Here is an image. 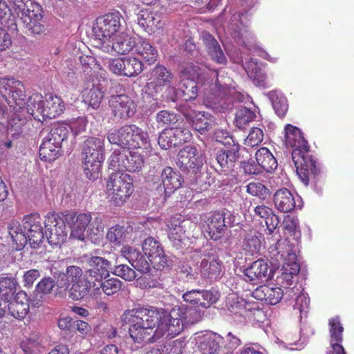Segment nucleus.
Instances as JSON below:
<instances>
[{"instance_id":"obj_61","label":"nucleus","mask_w":354,"mask_h":354,"mask_svg":"<svg viewBox=\"0 0 354 354\" xmlns=\"http://www.w3.org/2000/svg\"><path fill=\"white\" fill-rule=\"evenodd\" d=\"M244 305L245 300L239 297H232L228 299L227 306L233 314L244 315Z\"/></svg>"},{"instance_id":"obj_52","label":"nucleus","mask_w":354,"mask_h":354,"mask_svg":"<svg viewBox=\"0 0 354 354\" xmlns=\"http://www.w3.org/2000/svg\"><path fill=\"white\" fill-rule=\"evenodd\" d=\"M17 281L12 277L0 278V293L4 297V301L9 299L16 292Z\"/></svg>"},{"instance_id":"obj_9","label":"nucleus","mask_w":354,"mask_h":354,"mask_svg":"<svg viewBox=\"0 0 354 354\" xmlns=\"http://www.w3.org/2000/svg\"><path fill=\"white\" fill-rule=\"evenodd\" d=\"M123 17L119 11L109 12L98 17L93 26V35L95 37L97 45L99 42H108L119 32Z\"/></svg>"},{"instance_id":"obj_5","label":"nucleus","mask_w":354,"mask_h":354,"mask_svg":"<svg viewBox=\"0 0 354 354\" xmlns=\"http://www.w3.org/2000/svg\"><path fill=\"white\" fill-rule=\"evenodd\" d=\"M59 288L66 290L69 289V297L73 300H80L85 297L91 288L95 290L98 286L79 266H68L66 273L60 274L57 281Z\"/></svg>"},{"instance_id":"obj_57","label":"nucleus","mask_w":354,"mask_h":354,"mask_svg":"<svg viewBox=\"0 0 354 354\" xmlns=\"http://www.w3.org/2000/svg\"><path fill=\"white\" fill-rule=\"evenodd\" d=\"M127 132H125V125L122 127L114 130L112 132L108 133L107 138L110 143L116 145L121 147L123 149H126V145H127L126 136Z\"/></svg>"},{"instance_id":"obj_64","label":"nucleus","mask_w":354,"mask_h":354,"mask_svg":"<svg viewBox=\"0 0 354 354\" xmlns=\"http://www.w3.org/2000/svg\"><path fill=\"white\" fill-rule=\"evenodd\" d=\"M21 348L24 354H40L42 347L40 344L35 340L28 339L21 343Z\"/></svg>"},{"instance_id":"obj_36","label":"nucleus","mask_w":354,"mask_h":354,"mask_svg":"<svg viewBox=\"0 0 354 354\" xmlns=\"http://www.w3.org/2000/svg\"><path fill=\"white\" fill-rule=\"evenodd\" d=\"M268 265L266 261L258 259L254 261L244 270L245 276L252 283H257L263 278L267 277Z\"/></svg>"},{"instance_id":"obj_63","label":"nucleus","mask_w":354,"mask_h":354,"mask_svg":"<svg viewBox=\"0 0 354 354\" xmlns=\"http://www.w3.org/2000/svg\"><path fill=\"white\" fill-rule=\"evenodd\" d=\"M178 115L172 111L163 110L159 111L156 115V122L162 125H171L178 122Z\"/></svg>"},{"instance_id":"obj_34","label":"nucleus","mask_w":354,"mask_h":354,"mask_svg":"<svg viewBox=\"0 0 354 354\" xmlns=\"http://www.w3.org/2000/svg\"><path fill=\"white\" fill-rule=\"evenodd\" d=\"M200 272L204 278L216 279L219 277L222 263L214 255H208L200 263Z\"/></svg>"},{"instance_id":"obj_31","label":"nucleus","mask_w":354,"mask_h":354,"mask_svg":"<svg viewBox=\"0 0 354 354\" xmlns=\"http://www.w3.org/2000/svg\"><path fill=\"white\" fill-rule=\"evenodd\" d=\"M276 209L281 212L288 213L295 208V198L290 190L283 187L278 189L273 196Z\"/></svg>"},{"instance_id":"obj_43","label":"nucleus","mask_w":354,"mask_h":354,"mask_svg":"<svg viewBox=\"0 0 354 354\" xmlns=\"http://www.w3.org/2000/svg\"><path fill=\"white\" fill-rule=\"evenodd\" d=\"M182 222L176 218H171L167 223L168 237L174 245H178L185 235V230L181 225Z\"/></svg>"},{"instance_id":"obj_7","label":"nucleus","mask_w":354,"mask_h":354,"mask_svg":"<svg viewBox=\"0 0 354 354\" xmlns=\"http://www.w3.org/2000/svg\"><path fill=\"white\" fill-rule=\"evenodd\" d=\"M73 216L62 212H49L45 220V233L49 244L60 246L66 239V224L73 221Z\"/></svg>"},{"instance_id":"obj_1","label":"nucleus","mask_w":354,"mask_h":354,"mask_svg":"<svg viewBox=\"0 0 354 354\" xmlns=\"http://www.w3.org/2000/svg\"><path fill=\"white\" fill-rule=\"evenodd\" d=\"M187 308L180 306L168 313L162 308L138 307L127 309L120 317L123 326L136 344H153L166 336L172 339L184 329Z\"/></svg>"},{"instance_id":"obj_4","label":"nucleus","mask_w":354,"mask_h":354,"mask_svg":"<svg viewBox=\"0 0 354 354\" xmlns=\"http://www.w3.org/2000/svg\"><path fill=\"white\" fill-rule=\"evenodd\" d=\"M214 77L216 80L206 79L202 73L201 68L192 62L185 63L181 66L180 70V80L196 79L198 82H202L204 102L207 106L213 109H217L223 107L224 98L227 93V86L226 84H221L218 77V71L214 72Z\"/></svg>"},{"instance_id":"obj_46","label":"nucleus","mask_w":354,"mask_h":354,"mask_svg":"<svg viewBox=\"0 0 354 354\" xmlns=\"http://www.w3.org/2000/svg\"><path fill=\"white\" fill-rule=\"evenodd\" d=\"M124 76L132 77L140 74L144 69L142 62L135 57H124Z\"/></svg>"},{"instance_id":"obj_19","label":"nucleus","mask_w":354,"mask_h":354,"mask_svg":"<svg viewBox=\"0 0 354 354\" xmlns=\"http://www.w3.org/2000/svg\"><path fill=\"white\" fill-rule=\"evenodd\" d=\"M225 215L223 212H214L205 219L203 227L210 239L217 241L225 233Z\"/></svg>"},{"instance_id":"obj_16","label":"nucleus","mask_w":354,"mask_h":354,"mask_svg":"<svg viewBox=\"0 0 354 354\" xmlns=\"http://www.w3.org/2000/svg\"><path fill=\"white\" fill-rule=\"evenodd\" d=\"M137 38L129 37L127 35H120L112 39V41L102 43L97 45L102 52L113 55L114 53L118 55H127L134 50Z\"/></svg>"},{"instance_id":"obj_60","label":"nucleus","mask_w":354,"mask_h":354,"mask_svg":"<svg viewBox=\"0 0 354 354\" xmlns=\"http://www.w3.org/2000/svg\"><path fill=\"white\" fill-rule=\"evenodd\" d=\"M263 139V130L258 127H253L245 140V145L250 147H254L259 145Z\"/></svg>"},{"instance_id":"obj_12","label":"nucleus","mask_w":354,"mask_h":354,"mask_svg":"<svg viewBox=\"0 0 354 354\" xmlns=\"http://www.w3.org/2000/svg\"><path fill=\"white\" fill-rule=\"evenodd\" d=\"M142 250L153 267L157 270H164L169 267V261L160 243L151 236L145 239Z\"/></svg>"},{"instance_id":"obj_6","label":"nucleus","mask_w":354,"mask_h":354,"mask_svg":"<svg viewBox=\"0 0 354 354\" xmlns=\"http://www.w3.org/2000/svg\"><path fill=\"white\" fill-rule=\"evenodd\" d=\"M104 140L88 137L82 147L84 173L87 178L94 180L99 177L101 164L104 161Z\"/></svg>"},{"instance_id":"obj_10","label":"nucleus","mask_w":354,"mask_h":354,"mask_svg":"<svg viewBox=\"0 0 354 354\" xmlns=\"http://www.w3.org/2000/svg\"><path fill=\"white\" fill-rule=\"evenodd\" d=\"M149 82L145 86L146 93L158 99L162 97L167 88H170L174 80L173 73L164 65L157 64L149 72Z\"/></svg>"},{"instance_id":"obj_47","label":"nucleus","mask_w":354,"mask_h":354,"mask_svg":"<svg viewBox=\"0 0 354 354\" xmlns=\"http://www.w3.org/2000/svg\"><path fill=\"white\" fill-rule=\"evenodd\" d=\"M268 95L276 114L280 118H283L288 109L286 98L276 91H270Z\"/></svg>"},{"instance_id":"obj_8","label":"nucleus","mask_w":354,"mask_h":354,"mask_svg":"<svg viewBox=\"0 0 354 354\" xmlns=\"http://www.w3.org/2000/svg\"><path fill=\"white\" fill-rule=\"evenodd\" d=\"M132 177L125 173H112L106 182V189L111 201L116 205H122L134 191Z\"/></svg>"},{"instance_id":"obj_23","label":"nucleus","mask_w":354,"mask_h":354,"mask_svg":"<svg viewBox=\"0 0 354 354\" xmlns=\"http://www.w3.org/2000/svg\"><path fill=\"white\" fill-rule=\"evenodd\" d=\"M196 354H221L216 333L207 331L196 337Z\"/></svg>"},{"instance_id":"obj_53","label":"nucleus","mask_w":354,"mask_h":354,"mask_svg":"<svg viewBox=\"0 0 354 354\" xmlns=\"http://www.w3.org/2000/svg\"><path fill=\"white\" fill-rule=\"evenodd\" d=\"M133 139V149H148L151 147L148 133L136 125H135Z\"/></svg>"},{"instance_id":"obj_54","label":"nucleus","mask_w":354,"mask_h":354,"mask_svg":"<svg viewBox=\"0 0 354 354\" xmlns=\"http://www.w3.org/2000/svg\"><path fill=\"white\" fill-rule=\"evenodd\" d=\"M330 342H342L344 327L338 316L329 319Z\"/></svg>"},{"instance_id":"obj_45","label":"nucleus","mask_w":354,"mask_h":354,"mask_svg":"<svg viewBox=\"0 0 354 354\" xmlns=\"http://www.w3.org/2000/svg\"><path fill=\"white\" fill-rule=\"evenodd\" d=\"M261 240L256 230H250L243 236V248L252 254L259 251Z\"/></svg>"},{"instance_id":"obj_37","label":"nucleus","mask_w":354,"mask_h":354,"mask_svg":"<svg viewBox=\"0 0 354 354\" xmlns=\"http://www.w3.org/2000/svg\"><path fill=\"white\" fill-rule=\"evenodd\" d=\"M255 158L257 163L261 167V170L266 172H272L277 167V161L270 151L266 147L259 149Z\"/></svg>"},{"instance_id":"obj_18","label":"nucleus","mask_w":354,"mask_h":354,"mask_svg":"<svg viewBox=\"0 0 354 354\" xmlns=\"http://www.w3.org/2000/svg\"><path fill=\"white\" fill-rule=\"evenodd\" d=\"M275 248L281 259L284 261L283 267L286 266V270L290 271L289 273H285V275L292 277L293 275L297 274L300 270V266L297 263V255L289 241L286 239H279L276 243Z\"/></svg>"},{"instance_id":"obj_11","label":"nucleus","mask_w":354,"mask_h":354,"mask_svg":"<svg viewBox=\"0 0 354 354\" xmlns=\"http://www.w3.org/2000/svg\"><path fill=\"white\" fill-rule=\"evenodd\" d=\"M177 166L183 172H198L202 167L203 158L198 149L194 145H186L177 155Z\"/></svg>"},{"instance_id":"obj_24","label":"nucleus","mask_w":354,"mask_h":354,"mask_svg":"<svg viewBox=\"0 0 354 354\" xmlns=\"http://www.w3.org/2000/svg\"><path fill=\"white\" fill-rule=\"evenodd\" d=\"M122 255L131 263L134 269L142 273L150 271V264L145 255L138 249L130 245H124L121 250Z\"/></svg>"},{"instance_id":"obj_49","label":"nucleus","mask_w":354,"mask_h":354,"mask_svg":"<svg viewBox=\"0 0 354 354\" xmlns=\"http://www.w3.org/2000/svg\"><path fill=\"white\" fill-rule=\"evenodd\" d=\"M180 90L186 102L196 100L198 95V87L197 83L193 80H180Z\"/></svg>"},{"instance_id":"obj_42","label":"nucleus","mask_w":354,"mask_h":354,"mask_svg":"<svg viewBox=\"0 0 354 354\" xmlns=\"http://www.w3.org/2000/svg\"><path fill=\"white\" fill-rule=\"evenodd\" d=\"M106 238L111 244L120 246L127 241L129 232L124 226L116 224L109 229Z\"/></svg>"},{"instance_id":"obj_62","label":"nucleus","mask_w":354,"mask_h":354,"mask_svg":"<svg viewBox=\"0 0 354 354\" xmlns=\"http://www.w3.org/2000/svg\"><path fill=\"white\" fill-rule=\"evenodd\" d=\"M10 1L13 4L14 10L19 18L22 15H25L32 10V4H38L32 0H10Z\"/></svg>"},{"instance_id":"obj_21","label":"nucleus","mask_w":354,"mask_h":354,"mask_svg":"<svg viewBox=\"0 0 354 354\" xmlns=\"http://www.w3.org/2000/svg\"><path fill=\"white\" fill-rule=\"evenodd\" d=\"M29 297L26 292H18L11 301H3L4 308H8L9 313L15 318L21 320L29 312Z\"/></svg>"},{"instance_id":"obj_30","label":"nucleus","mask_w":354,"mask_h":354,"mask_svg":"<svg viewBox=\"0 0 354 354\" xmlns=\"http://www.w3.org/2000/svg\"><path fill=\"white\" fill-rule=\"evenodd\" d=\"M165 196H170L182 186L183 178L180 174L171 167H165L160 175Z\"/></svg>"},{"instance_id":"obj_51","label":"nucleus","mask_w":354,"mask_h":354,"mask_svg":"<svg viewBox=\"0 0 354 354\" xmlns=\"http://www.w3.org/2000/svg\"><path fill=\"white\" fill-rule=\"evenodd\" d=\"M68 135V129L66 125L56 124L51 127L46 137L49 138V140H53L54 143L55 142L57 145L62 146L63 141L67 138Z\"/></svg>"},{"instance_id":"obj_3","label":"nucleus","mask_w":354,"mask_h":354,"mask_svg":"<svg viewBox=\"0 0 354 354\" xmlns=\"http://www.w3.org/2000/svg\"><path fill=\"white\" fill-rule=\"evenodd\" d=\"M0 118L7 115L8 127L18 131L25 123L24 111L26 95L23 83L14 78L0 80Z\"/></svg>"},{"instance_id":"obj_48","label":"nucleus","mask_w":354,"mask_h":354,"mask_svg":"<svg viewBox=\"0 0 354 354\" xmlns=\"http://www.w3.org/2000/svg\"><path fill=\"white\" fill-rule=\"evenodd\" d=\"M128 150L115 149L109 158V167L114 171H125Z\"/></svg>"},{"instance_id":"obj_50","label":"nucleus","mask_w":354,"mask_h":354,"mask_svg":"<svg viewBox=\"0 0 354 354\" xmlns=\"http://www.w3.org/2000/svg\"><path fill=\"white\" fill-rule=\"evenodd\" d=\"M145 160L141 154L138 152L128 151L125 162V171L129 172L138 171L142 169Z\"/></svg>"},{"instance_id":"obj_41","label":"nucleus","mask_w":354,"mask_h":354,"mask_svg":"<svg viewBox=\"0 0 354 354\" xmlns=\"http://www.w3.org/2000/svg\"><path fill=\"white\" fill-rule=\"evenodd\" d=\"M255 215L264 219L267 229L272 233L277 227L279 221L277 216L274 214L272 208L264 205L257 206L254 209Z\"/></svg>"},{"instance_id":"obj_39","label":"nucleus","mask_w":354,"mask_h":354,"mask_svg":"<svg viewBox=\"0 0 354 354\" xmlns=\"http://www.w3.org/2000/svg\"><path fill=\"white\" fill-rule=\"evenodd\" d=\"M50 140L47 137H44L39 148V156L42 160L51 162L59 156V151L62 146L55 142L50 143Z\"/></svg>"},{"instance_id":"obj_29","label":"nucleus","mask_w":354,"mask_h":354,"mask_svg":"<svg viewBox=\"0 0 354 354\" xmlns=\"http://www.w3.org/2000/svg\"><path fill=\"white\" fill-rule=\"evenodd\" d=\"M283 295V290L280 287H271L261 285L252 292V297L260 301H264L270 305L278 304Z\"/></svg>"},{"instance_id":"obj_26","label":"nucleus","mask_w":354,"mask_h":354,"mask_svg":"<svg viewBox=\"0 0 354 354\" xmlns=\"http://www.w3.org/2000/svg\"><path fill=\"white\" fill-rule=\"evenodd\" d=\"M82 97L83 102L89 106L95 109L99 108L103 98L100 84H95L93 80H85L84 89L82 91Z\"/></svg>"},{"instance_id":"obj_28","label":"nucleus","mask_w":354,"mask_h":354,"mask_svg":"<svg viewBox=\"0 0 354 354\" xmlns=\"http://www.w3.org/2000/svg\"><path fill=\"white\" fill-rule=\"evenodd\" d=\"M201 38L211 59L217 64H226L227 58L217 40L206 31L201 33Z\"/></svg>"},{"instance_id":"obj_22","label":"nucleus","mask_w":354,"mask_h":354,"mask_svg":"<svg viewBox=\"0 0 354 354\" xmlns=\"http://www.w3.org/2000/svg\"><path fill=\"white\" fill-rule=\"evenodd\" d=\"M87 263L90 268L85 273L95 283L101 282L103 279L109 276L111 262L107 259L97 256L91 257Z\"/></svg>"},{"instance_id":"obj_40","label":"nucleus","mask_w":354,"mask_h":354,"mask_svg":"<svg viewBox=\"0 0 354 354\" xmlns=\"http://www.w3.org/2000/svg\"><path fill=\"white\" fill-rule=\"evenodd\" d=\"M8 230L9 235L15 245L17 250H20L27 244L28 238L19 223L17 221H11L8 226Z\"/></svg>"},{"instance_id":"obj_2","label":"nucleus","mask_w":354,"mask_h":354,"mask_svg":"<svg viewBox=\"0 0 354 354\" xmlns=\"http://www.w3.org/2000/svg\"><path fill=\"white\" fill-rule=\"evenodd\" d=\"M285 144L292 148V159L296 167V172L305 186L310 184L316 187L320 178V169L316 161L308 153L309 145L301 130L290 124L284 127Z\"/></svg>"},{"instance_id":"obj_17","label":"nucleus","mask_w":354,"mask_h":354,"mask_svg":"<svg viewBox=\"0 0 354 354\" xmlns=\"http://www.w3.org/2000/svg\"><path fill=\"white\" fill-rule=\"evenodd\" d=\"M43 219L38 213L27 215L24 218V227L28 230V241L34 249L41 246L44 238Z\"/></svg>"},{"instance_id":"obj_58","label":"nucleus","mask_w":354,"mask_h":354,"mask_svg":"<svg viewBox=\"0 0 354 354\" xmlns=\"http://www.w3.org/2000/svg\"><path fill=\"white\" fill-rule=\"evenodd\" d=\"M113 274L127 281H132L137 277L134 269L126 264L116 266L113 271Z\"/></svg>"},{"instance_id":"obj_13","label":"nucleus","mask_w":354,"mask_h":354,"mask_svg":"<svg viewBox=\"0 0 354 354\" xmlns=\"http://www.w3.org/2000/svg\"><path fill=\"white\" fill-rule=\"evenodd\" d=\"M189 129L184 127L164 129L159 135L158 145L163 149L176 147L188 142L192 138Z\"/></svg>"},{"instance_id":"obj_55","label":"nucleus","mask_w":354,"mask_h":354,"mask_svg":"<svg viewBox=\"0 0 354 354\" xmlns=\"http://www.w3.org/2000/svg\"><path fill=\"white\" fill-rule=\"evenodd\" d=\"M98 286H95V290L102 288L103 292L108 296L113 295L118 292L122 287V282L116 278H111L101 282H97Z\"/></svg>"},{"instance_id":"obj_44","label":"nucleus","mask_w":354,"mask_h":354,"mask_svg":"<svg viewBox=\"0 0 354 354\" xmlns=\"http://www.w3.org/2000/svg\"><path fill=\"white\" fill-rule=\"evenodd\" d=\"M46 106V119L55 118L61 115L64 109L65 105L63 100L58 96H50L45 101Z\"/></svg>"},{"instance_id":"obj_27","label":"nucleus","mask_w":354,"mask_h":354,"mask_svg":"<svg viewBox=\"0 0 354 354\" xmlns=\"http://www.w3.org/2000/svg\"><path fill=\"white\" fill-rule=\"evenodd\" d=\"M138 24L149 34L155 32L161 28L160 16L151 8H143L140 10L137 17Z\"/></svg>"},{"instance_id":"obj_59","label":"nucleus","mask_w":354,"mask_h":354,"mask_svg":"<svg viewBox=\"0 0 354 354\" xmlns=\"http://www.w3.org/2000/svg\"><path fill=\"white\" fill-rule=\"evenodd\" d=\"M199 300H197L196 308L202 307L204 308H209L212 304L215 303L217 299V295L208 290H201L199 296Z\"/></svg>"},{"instance_id":"obj_20","label":"nucleus","mask_w":354,"mask_h":354,"mask_svg":"<svg viewBox=\"0 0 354 354\" xmlns=\"http://www.w3.org/2000/svg\"><path fill=\"white\" fill-rule=\"evenodd\" d=\"M239 145L234 144L227 149L218 150L216 155L215 169L226 173L232 171L239 156Z\"/></svg>"},{"instance_id":"obj_14","label":"nucleus","mask_w":354,"mask_h":354,"mask_svg":"<svg viewBox=\"0 0 354 354\" xmlns=\"http://www.w3.org/2000/svg\"><path fill=\"white\" fill-rule=\"evenodd\" d=\"M180 111L192 127L201 133L209 131L215 124L214 116L209 113L196 111L187 105H181Z\"/></svg>"},{"instance_id":"obj_56","label":"nucleus","mask_w":354,"mask_h":354,"mask_svg":"<svg viewBox=\"0 0 354 354\" xmlns=\"http://www.w3.org/2000/svg\"><path fill=\"white\" fill-rule=\"evenodd\" d=\"M255 117L256 115L254 112L246 107H243L236 113V125L240 129H245L249 122L254 120Z\"/></svg>"},{"instance_id":"obj_33","label":"nucleus","mask_w":354,"mask_h":354,"mask_svg":"<svg viewBox=\"0 0 354 354\" xmlns=\"http://www.w3.org/2000/svg\"><path fill=\"white\" fill-rule=\"evenodd\" d=\"M26 111L37 121L46 120V104L43 96L38 93H32L28 99Z\"/></svg>"},{"instance_id":"obj_32","label":"nucleus","mask_w":354,"mask_h":354,"mask_svg":"<svg viewBox=\"0 0 354 354\" xmlns=\"http://www.w3.org/2000/svg\"><path fill=\"white\" fill-rule=\"evenodd\" d=\"M66 214H71L73 216V221L68 222V225L71 228V236L78 240H84V232L87 227L88 228L91 221V214L80 213L77 215L75 212H66Z\"/></svg>"},{"instance_id":"obj_35","label":"nucleus","mask_w":354,"mask_h":354,"mask_svg":"<svg viewBox=\"0 0 354 354\" xmlns=\"http://www.w3.org/2000/svg\"><path fill=\"white\" fill-rule=\"evenodd\" d=\"M134 53L140 56L145 62L151 65L158 58V51L147 39L138 38L136 39Z\"/></svg>"},{"instance_id":"obj_38","label":"nucleus","mask_w":354,"mask_h":354,"mask_svg":"<svg viewBox=\"0 0 354 354\" xmlns=\"http://www.w3.org/2000/svg\"><path fill=\"white\" fill-rule=\"evenodd\" d=\"M219 342V347L221 354L232 353L242 344L241 339L232 332H228L225 335L216 333Z\"/></svg>"},{"instance_id":"obj_25","label":"nucleus","mask_w":354,"mask_h":354,"mask_svg":"<svg viewBox=\"0 0 354 354\" xmlns=\"http://www.w3.org/2000/svg\"><path fill=\"white\" fill-rule=\"evenodd\" d=\"M32 10L25 15L20 17V21L32 34H40L44 31V26L41 24L43 18L42 8L39 4H32Z\"/></svg>"},{"instance_id":"obj_15","label":"nucleus","mask_w":354,"mask_h":354,"mask_svg":"<svg viewBox=\"0 0 354 354\" xmlns=\"http://www.w3.org/2000/svg\"><path fill=\"white\" fill-rule=\"evenodd\" d=\"M109 105L115 120H127L136 111V104L134 101L124 94L111 96Z\"/></svg>"}]
</instances>
